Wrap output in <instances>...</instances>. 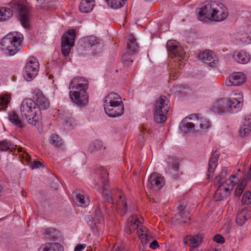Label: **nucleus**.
<instances>
[{
  "instance_id": "obj_1",
  "label": "nucleus",
  "mask_w": 251,
  "mask_h": 251,
  "mask_svg": "<svg viewBox=\"0 0 251 251\" xmlns=\"http://www.w3.org/2000/svg\"><path fill=\"white\" fill-rule=\"evenodd\" d=\"M25 0H13L9 4L10 7H0V22L5 21L12 17L16 12L20 16L22 25L25 28H28L29 10L25 5Z\"/></svg>"
},
{
  "instance_id": "obj_2",
  "label": "nucleus",
  "mask_w": 251,
  "mask_h": 251,
  "mask_svg": "<svg viewBox=\"0 0 251 251\" xmlns=\"http://www.w3.org/2000/svg\"><path fill=\"white\" fill-rule=\"evenodd\" d=\"M198 19L203 22L207 20L221 22L225 20L227 15V10L222 9L217 3L209 1L198 9Z\"/></svg>"
},
{
  "instance_id": "obj_3",
  "label": "nucleus",
  "mask_w": 251,
  "mask_h": 251,
  "mask_svg": "<svg viewBox=\"0 0 251 251\" xmlns=\"http://www.w3.org/2000/svg\"><path fill=\"white\" fill-rule=\"evenodd\" d=\"M20 111L24 119H25L28 123L32 125H36L40 120L38 108L36 107L35 101L30 99H25L23 100Z\"/></svg>"
},
{
  "instance_id": "obj_4",
  "label": "nucleus",
  "mask_w": 251,
  "mask_h": 251,
  "mask_svg": "<svg viewBox=\"0 0 251 251\" xmlns=\"http://www.w3.org/2000/svg\"><path fill=\"white\" fill-rule=\"evenodd\" d=\"M22 34L13 32L7 34L1 41L3 50H8L10 55H13L18 51V48L20 46L23 41Z\"/></svg>"
},
{
  "instance_id": "obj_5",
  "label": "nucleus",
  "mask_w": 251,
  "mask_h": 251,
  "mask_svg": "<svg viewBox=\"0 0 251 251\" xmlns=\"http://www.w3.org/2000/svg\"><path fill=\"white\" fill-rule=\"evenodd\" d=\"M169 100L165 96L157 99L154 104V118L157 123L164 122L167 119L166 115L169 109Z\"/></svg>"
},
{
  "instance_id": "obj_6",
  "label": "nucleus",
  "mask_w": 251,
  "mask_h": 251,
  "mask_svg": "<svg viewBox=\"0 0 251 251\" xmlns=\"http://www.w3.org/2000/svg\"><path fill=\"white\" fill-rule=\"evenodd\" d=\"M39 70V64L37 59L30 57L28 59L24 68V76L28 81L33 79L38 74Z\"/></svg>"
},
{
  "instance_id": "obj_7",
  "label": "nucleus",
  "mask_w": 251,
  "mask_h": 251,
  "mask_svg": "<svg viewBox=\"0 0 251 251\" xmlns=\"http://www.w3.org/2000/svg\"><path fill=\"white\" fill-rule=\"evenodd\" d=\"M75 37V31L70 29L65 33L62 37L61 51L64 56L69 54L71 48L74 46Z\"/></svg>"
},
{
  "instance_id": "obj_8",
  "label": "nucleus",
  "mask_w": 251,
  "mask_h": 251,
  "mask_svg": "<svg viewBox=\"0 0 251 251\" xmlns=\"http://www.w3.org/2000/svg\"><path fill=\"white\" fill-rule=\"evenodd\" d=\"M108 173L103 167L99 168L96 171V176L92 183V187L100 191L104 187V185H108Z\"/></svg>"
},
{
  "instance_id": "obj_9",
  "label": "nucleus",
  "mask_w": 251,
  "mask_h": 251,
  "mask_svg": "<svg viewBox=\"0 0 251 251\" xmlns=\"http://www.w3.org/2000/svg\"><path fill=\"white\" fill-rule=\"evenodd\" d=\"M69 95L72 101L78 106H83L88 102L86 90H76L74 92L70 91Z\"/></svg>"
},
{
  "instance_id": "obj_10",
  "label": "nucleus",
  "mask_w": 251,
  "mask_h": 251,
  "mask_svg": "<svg viewBox=\"0 0 251 251\" xmlns=\"http://www.w3.org/2000/svg\"><path fill=\"white\" fill-rule=\"evenodd\" d=\"M105 113L110 117L115 118L123 114L124 106L123 103L103 106Z\"/></svg>"
},
{
  "instance_id": "obj_11",
  "label": "nucleus",
  "mask_w": 251,
  "mask_h": 251,
  "mask_svg": "<svg viewBox=\"0 0 251 251\" xmlns=\"http://www.w3.org/2000/svg\"><path fill=\"white\" fill-rule=\"evenodd\" d=\"M240 97L238 98H225L227 112L234 113L240 111L242 105V101L243 100L242 95Z\"/></svg>"
},
{
  "instance_id": "obj_12",
  "label": "nucleus",
  "mask_w": 251,
  "mask_h": 251,
  "mask_svg": "<svg viewBox=\"0 0 251 251\" xmlns=\"http://www.w3.org/2000/svg\"><path fill=\"white\" fill-rule=\"evenodd\" d=\"M165 184L164 177L156 173L151 174L148 179L149 187L156 190L160 189Z\"/></svg>"
},
{
  "instance_id": "obj_13",
  "label": "nucleus",
  "mask_w": 251,
  "mask_h": 251,
  "mask_svg": "<svg viewBox=\"0 0 251 251\" xmlns=\"http://www.w3.org/2000/svg\"><path fill=\"white\" fill-rule=\"evenodd\" d=\"M246 80V75L241 72H235L230 75L226 80L227 86H238L243 84Z\"/></svg>"
},
{
  "instance_id": "obj_14",
  "label": "nucleus",
  "mask_w": 251,
  "mask_h": 251,
  "mask_svg": "<svg viewBox=\"0 0 251 251\" xmlns=\"http://www.w3.org/2000/svg\"><path fill=\"white\" fill-rule=\"evenodd\" d=\"M88 88V81L84 77H75L70 82L69 89L87 90Z\"/></svg>"
},
{
  "instance_id": "obj_15",
  "label": "nucleus",
  "mask_w": 251,
  "mask_h": 251,
  "mask_svg": "<svg viewBox=\"0 0 251 251\" xmlns=\"http://www.w3.org/2000/svg\"><path fill=\"white\" fill-rule=\"evenodd\" d=\"M232 190V185L227 186L226 185L225 182L221 183L218 186L216 191L214 195V198L216 201H222L229 196L230 194V191Z\"/></svg>"
},
{
  "instance_id": "obj_16",
  "label": "nucleus",
  "mask_w": 251,
  "mask_h": 251,
  "mask_svg": "<svg viewBox=\"0 0 251 251\" xmlns=\"http://www.w3.org/2000/svg\"><path fill=\"white\" fill-rule=\"evenodd\" d=\"M199 58L210 67H215L217 63L215 54L210 50H206L200 53Z\"/></svg>"
},
{
  "instance_id": "obj_17",
  "label": "nucleus",
  "mask_w": 251,
  "mask_h": 251,
  "mask_svg": "<svg viewBox=\"0 0 251 251\" xmlns=\"http://www.w3.org/2000/svg\"><path fill=\"white\" fill-rule=\"evenodd\" d=\"M168 50L175 56L182 57L184 54V50L174 41H168L167 43Z\"/></svg>"
},
{
  "instance_id": "obj_18",
  "label": "nucleus",
  "mask_w": 251,
  "mask_h": 251,
  "mask_svg": "<svg viewBox=\"0 0 251 251\" xmlns=\"http://www.w3.org/2000/svg\"><path fill=\"white\" fill-rule=\"evenodd\" d=\"M251 217V210L244 208L242 209L238 214L236 222L238 225L243 226L247 221Z\"/></svg>"
},
{
  "instance_id": "obj_19",
  "label": "nucleus",
  "mask_w": 251,
  "mask_h": 251,
  "mask_svg": "<svg viewBox=\"0 0 251 251\" xmlns=\"http://www.w3.org/2000/svg\"><path fill=\"white\" fill-rule=\"evenodd\" d=\"M219 157V153L217 151H215L211 157L208 164V169L207 175L208 178L209 179L213 176V173L217 166V161Z\"/></svg>"
},
{
  "instance_id": "obj_20",
  "label": "nucleus",
  "mask_w": 251,
  "mask_h": 251,
  "mask_svg": "<svg viewBox=\"0 0 251 251\" xmlns=\"http://www.w3.org/2000/svg\"><path fill=\"white\" fill-rule=\"evenodd\" d=\"M225 98H221L217 100L211 107V110L218 114H225L227 112V107L226 106Z\"/></svg>"
},
{
  "instance_id": "obj_21",
  "label": "nucleus",
  "mask_w": 251,
  "mask_h": 251,
  "mask_svg": "<svg viewBox=\"0 0 251 251\" xmlns=\"http://www.w3.org/2000/svg\"><path fill=\"white\" fill-rule=\"evenodd\" d=\"M139 51V46L135 38L130 35L127 41V48L126 51L128 54H136Z\"/></svg>"
},
{
  "instance_id": "obj_22",
  "label": "nucleus",
  "mask_w": 251,
  "mask_h": 251,
  "mask_svg": "<svg viewBox=\"0 0 251 251\" xmlns=\"http://www.w3.org/2000/svg\"><path fill=\"white\" fill-rule=\"evenodd\" d=\"M168 166V172L173 176L176 177L177 176V171H178L179 162L177 160L172 157H168L167 159Z\"/></svg>"
},
{
  "instance_id": "obj_23",
  "label": "nucleus",
  "mask_w": 251,
  "mask_h": 251,
  "mask_svg": "<svg viewBox=\"0 0 251 251\" xmlns=\"http://www.w3.org/2000/svg\"><path fill=\"white\" fill-rule=\"evenodd\" d=\"M35 103L36 107L38 108L39 113L40 111L48 109L50 105L48 100L42 93L37 96Z\"/></svg>"
},
{
  "instance_id": "obj_24",
  "label": "nucleus",
  "mask_w": 251,
  "mask_h": 251,
  "mask_svg": "<svg viewBox=\"0 0 251 251\" xmlns=\"http://www.w3.org/2000/svg\"><path fill=\"white\" fill-rule=\"evenodd\" d=\"M123 103L121 97L115 93H110L104 98L103 106Z\"/></svg>"
},
{
  "instance_id": "obj_25",
  "label": "nucleus",
  "mask_w": 251,
  "mask_h": 251,
  "mask_svg": "<svg viewBox=\"0 0 251 251\" xmlns=\"http://www.w3.org/2000/svg\"><path fill=\"white\" fill-rule=\"evenodd\" d=\"M202 239V237L201 235H197L195 236L187 235L184 238V242L185 245L189 246L191 248H196Z\"/></svg>"
},
{
  "instance_id": "obj_26",
  "label": "nucleus",
  "mask_w": 251,
  "mask_h": 251,
  "mask_svg": "<svg viewBox=\"0 0 251 251\" xmlns=\"http://www.w3.org/2000/svg\"><path fill=\"white\" fill-rule=\"evenodd\" d=\"M184 206L181 204L177 208L178 212L174 216V219L177 221H180V223H186L187 219L190 220L189 212L187 211L183 210Z\"/></svg>"
},
{
  "instance_id": "obj_27",
  "label": "nucleus",
  "mask_w": 251,
  "mask_h": 251,
  "mask_svg": "<svg viewBox=\"0 0 251 251\" xmlns=\"http://www.w3.org/2000/svg\"><path fill=\"white\" fill-rule=\"evenodd\" d=\"M38 251H63V247L58 243H48L42 245Z\"/></svg>"
},
{
  "instance_id": "obj_28",
  "label": "nucleus",
  "mask_w": 251,
  "mask_h": 251,
  "mask_svg": "<svg viewBox=\"0 0 251 251\" xmlns=\"http://www.w3.org/2000/svg\"><path fill=\"white\" fill-rule=\"evenodd\" d=\"M251 131V118H245L240 127L239 134L241 136H246Z\"/></svg>"
},
{
  "instance_id": "obj_29",
  "label": "nucleus",
  "mask_w": 251,
  "mask_h": 251,
  "mask_svg": "<svg viewBox=\"0 0 251 251\" xmlns=\"http://www.w3.org/2000/svg\"><path fill=\"white\" fill-rule=\"evenodd\" d=\"M183 67L184 65L182 63V61L179 59H176L174 63L172 64V70L170 78L172 79H175L178 76V69H181Z\"/></svg>"
},
{
  "instance_id": "obj_30",
  "label": "nucleus",
  "mask_w": 251,
  "mask_h": 251,
  "mask_svg": "<svg viewBox=\"0 0 251 251\" xmlns=\"http://www.w3.org/2000/svg\"><path fill=\"white\" fill-rule=\"evenodd\" d=\"M94 5V0H81L79 9L82 13H89L93 9Z\"/></svg>"
},
{
  "instance_id": "obj_31",
  "label": "nucleus",
  "mask_w": 251,
  "mask_h": 251,
  "mask_svg": "<svg viewBox=\"0 0 251 251\" xmlns=\"http://www.w3.org/2000/svg\"><path fill=\"white\" fill-rule=\"evenodd\" d=\"M197 126L195 132H199L207 130L210 126V123L209 121L206 119L201 118L197 119L196 122Z\"/></svg>"
},
{
  "instance_id": "obj_32",
  "label": "nucleus",
  "mask_w": 251,
  "mask_h": 251,
  "mask_svg": "<svg viewBox=\"0 0 251 251\" xmlns=\"http://www.w3.org/2000/svg\"><path fill=\"white\" fill-rule=\"evenodd\" d=\"M86 43L93 50H96L98 48H101L102 47L101 41L97 37L92 36L87 38Z\"/></svg>"
},
{
  "instance_id": "obj_33",
  "label": "nucleus",
  "mask_w": 251,
  "mask_h": 251,
  "mask_svg": "<svg viewBox=\"0 0 251 251\" xmlns=\"http://www.w3.org/2000/svg\"><path fill=\"white\" fill-rule=\"evenodd\" d=\"M237 40H240L245 44H249L251 42V38L249 34L245 31L244 28H241L235 34Z\"/></svg>"
},
{
  "instance_id": "obj_34",
  "label": "nucleus",
  "mask_w": 251,
  "mask_h": 251,
  "mask_svg": "<svg viewBox=\"0 0 251 251\" xmlns=\"http://www.w3.org/2000/svg\"><path fill=\"white\" fill-rule=\"evenodd\" d=\"M121 206L123 207V215L127 213L128 211H130V209L128 207L125 195L122 193H120L119 196V201L116 204V209L117 210L118 208L120 209Z\"/></svg>"
},
{
  "instance_id": "obj_35",
  "label": "nucleus",
  "mask_w": 251,
  "mask_h": 251,
  "mask_svg": "<svg viewBox=\"0 0 251 251\" xmlns=\"http://www.w3.org/2000/svg\"><path fill=\"white\" fill-rule=\"evenodd\" d=\"M8 119L17 127L22 128L24 127V126L20 119L19 116L15 111H11L9 113Z\"/></svg>"
},
{
  "instance_id": "obj_36",
  "label": "nucleus",
  "mask_w": 251,
  "mask_h": 251,
  "mask_svg": "<svg viewBox=\"0 0 251 251\" xmlns=\"http://www.w3.org/2000/svg\"><path fill=\"white\" fill-rule=\"evenodd\" d=\"M234 59L238 63L244 64L250 61V56L247 52L240 51L234 55Z\"/></svg>"
},
{
  "instance_id": "obj_37",
  "label": "nucleus",
  "mask_w": 251,
  "mask_h": 251,
  "mask_svg": "<svg viewBox=\"0 0 251 251\" xmlns=\"http://www.w3.org/2000/svg\"><path fill=\"white\" fill-rule=\"evenodd\" d=\"M102 189V196L104 201H111L112 203L114 204L112 192L109 188V185H104V187Z\"/></svg>"
},
{
  "instance_id": "obj_38",
  "label": "nucleus",
  "mask_w": 251,
  "mask_h": 251,
  "mask_svg": "<svg viewBox=\"0 0 251 251\" xmlns=\"http://www.w3.org/2000/svg\"><path fill=\"white\" fill-rule=\"evenodd\" d=\"M197 126L196 123H192L190 122L184 123L182 122L180 125V129L184 132H189L191 131H195Z\"/></svg>"
},
{
  "instance_id": "obj_39",
  "label": "nucleus",
  "mask_w": 251,
  "mask_h": 251,
  "mask_svg": "<svg viewBox=\"0 0 251 251\" xmlns=\"http://www.w3.org/2000/svg\"><path fill=\"white\" fill-rule=\"evenodd\" d=\"M227 168H224L222 170V172L218 175V176L216 177L214 183L215 184L219 183L220 184H221V183H224V182H225L226 185V179H225V178L227 174Z\"/></svg>"
},
{
  "instance_id": "obj_40",
  "label": "nucleus",
  "mask_w": 251,
  "mask_h": 251,
  "mask_svg": "<svg viewBox=\"0 0 251 251\" xmlns=\"http://www.w3.org/2000/svg\"><path fill=\"white\" fill-rule=\"evenodd\" d=\"M107 4L113 9L121 8L127 0H105Z\"/></svg>"
},
{
  "instance_id": "obj_41",
  "label": "nucleus",
  "mask_w": 251,
  "mask_h": 251,
  "mask_svg": "<svg viewBox=\"0 0 251 251\" xmlns=\"http://www.w3.org/2000/svg\"><path fill=\"white\" fill-rule=\"evenodd\" d=\"M14 148V145L8 140H3L0 141V151H6Z\"/></svg>"
},
{
  "instance_id": "obj_42",
  "label": "nucleus",
  "mask_w": 251,
  "mask_h": 251,
  "mask_svg": "<svg viewBox=\"0 0 251 251\" xmlns=\"http://www.w3.org/2000/svg\"><path fill=\"white\" fill-rule=\"evenodd\" d=\"M46 238L50 241L54 242L56 241V237L55 235L57 234V231L53 228L47 229L45 232Z\"/></svg>"
},
{
  "instance_id": "obj_43",
  "label": "nucleus",
  "mask_w": 251,
  "mask_h": 251,
  "mask_svg": "<svg viewBox=\"0 0 251 251\" xmlns=\"http://www.w3.org/2000/svg\"><path fill=\"white\" fill-rule=\"evenodd\" d=\"M75 202L76 204L80 206L85 207L88 205V201L85 200L83 195L80 194H75Z\"/></svg>"
},
{
  "instance_id": "obj_44",
  "label": "nucleus",
  "mask_w": 251,
  "mask_h": 251,
  "mask_svg": "<svg viewBox=\"0 0 251 251\" xmlns=\"http://www.w3.org/2000/svg\"><path fill=\"white\" fill-rule=\"evenodd\" d=\"M64 124L66 127L69 128H73L76 126V123L73 117H66L64 119Z\"/></svg>"
},
{
  "instance_id": "obj_45",
  "label": "nucleus",
  "mask_w": 251,
  "mask_h": 251,
  "mask_svg": "<svg viewBox=\"0 0 251 251\" xmlns=\"http://www.w3.org/2000/svg\"><path fill=\"white\" fill-rule=\"evenodd\" d=\"M102 147V142L100 140H96L90 146V150L91 152H95L100 150Z\"/></svg>"
},
{
  "instance_id": "obj_46",
  "label": "nucleus",
  "mask_w": 251,
  "mask_h": 251,
  "mask_svg": "<svg viewBox=\"0 0 251 251\" xmlns=\"http://www.w3.org/2000/svg\"><path fill=\"white\" fill-rule=\"evenodd\" d=\"M133 54L127 53L126 51L124 53L122 57V60L124 65L128 66L130 63L133 62L132 60H131L130 57V56Z\"/></svg>"
},
{
  "instance_id": "obj_47",
  "label": "nucleus",
  "mask_w": 251,
  "mask_h": 251,
  "mask_svg": "<svg viewBox=\"0 0 251 251\" xmlns=\"http://www.w3.org/2000/svg\"><path fill=\"white\" fill-rule=\"evenodd\" d=\"M10 100V97L7 94L0 96V106L7 105Z\"/></svg>"
},
{
  "instance_id": "obj_48",
  "label": "nucleus",
  "mask_w": 251,
  "mask_h": 251,
  "mask_svg": "<svg viewBox=\"0 0 251 251\" xmlns=\"http://www.w3.org/2000/svg\"><path fill=\"white\" fill-rule=\"evenodd\" d=\"M85 220L90 228L94 230L97 228L96 222L93 220L91 216L87 215L85 217Z\"/></svg>"
},
{
  "instance_id": "obj_49",
  "label": "nucleus",
  "mask_w": 251,
  "mask_h": 251,
  "mask_svg": "<svg viewBox=\"0 0 251 251\" xmlns=\"http://www.w3.org/2000/svg\"><path fill=\"white\" fill-rule=\"evenodd\" d=\"M242 201L245 204H249L251 203V192H245L242 197Z\"/></svg>"
},
{
  "instance_id": "obj_50",
  "label": "nucleus",
  "mask_w": 251,
  "mask_h": 251,
  "mask_svg": "<svg viewBox=\"0 0 251 251\" xmlns=\"http://www.w3.org/2000/svg\"><path fill=\"white\" fill-rule=\"evenodd\" d=\"M147 228L143 226H142L139 229L137 230V234L139 237L142 239V242H143L142 239L147 236Z\"/></svg>"
},
{
  "instance_id": "obj_51",
  "label": "nucleus",
  "mask_w": 251,
  "mask_h": 251,
  "mask_svg": "<svg viewBox=\"0 0 251 251\" xmlns=\"http://www.w3.org/2000/svg\"><path fill=\"white\" fill-rule=\"evenodd\" d=\"M58 136L56 134H52L50 136V139L52 143L56 146V147H61V143L58 140Z\"/></svg>"
},
{
  "instance_id": "obj_52",
  "label": "nucleus",
  "mask_w": 251,
  "mask_h": 251,
  "mask_svg": "<svg viewBox=\"0 0 251 251\" xmlns=\"http://www.w3.org/2000/svg\"><path fill=\"white\" fill-rule=\"evenodd\" d=\"M245 188V184L243 183H240L236 188L234 194L237 197H240L243 193Z\"/></svg>"
},
{
  "instance_id": "obj_53",
  "label": "nucleus",
  "mask_w": 251,
  "mask_h": 251,
  "mask_svg": "<svg viewBox=\"0 0 251 251\" xmlns=\"http://www.w3.org/2000/svg\"><path fill=\"white\" fill-rule=\"evenodd\" d=\"M95 216L98 220L101 219L103 217V213L101 210V208L100 206H97L95 210Z\"/></svg>"
},
{
  "instance_id": "obj_54",
  "label": "nucleus",
  "mask_w": 251,
  "mask_h": 251,
  "mask_svg": "<svg viewBox=\"0 0 251 251\" xmlns=\"http://www.w3.org/2000/svg\"><path fill=\"white\" fill-rule=\"evenodd\" d=\"M236 178V176L234 175H231L228 179L226 180V186H229L232 185V189L234 185L236 183V182L234 181L233 179Z\"/></svg>"
},
{
  "instance_id": "obj_55",
  "label": "nucleus",
  "mask_w": 251,
  "mask_h": 251,
  "mask_svg": "<svg viewBox=\"0 0 251 251\" xmlns=\"http://www.w3.org/2000/svg\"><path fill=\"white\" fill-rule=\"evenodd\" d=\"M213 240L217 243L223 244L225 242V239L220 234H216L213 238Z\"/></svg>"
},
{
  "instance_id": "obj_56",
  "label": "nucleus",
  "mask_w": 251,
  "mask_h": 251,
  "mask_svg": "<svg viewBox=\"0 0 251 251\" xmlns=\"http://www.w3.org/2000/svg\"><path fill=\"white\" fill-rule=\"evenodd\" d=\"M129 222L128 224H141V222L139 221V219L136 216H132L129 219Z\"/></svg>"
},
{
  "instance_id": "obj_57",
  "label": "nucleus",
  "mask_w": 251,
  "mask_h": 251,
  "mask_svg": "<svg viewBox=\"0 0 251 251\" xmlns=\"http://www.w3.org/2000/svg\"><path fill=\"white\" fill-rule=\"evenodd\" d=\"M139 224H128V226L129 228V233H131L134 230L137 229Z\"/></svg>"
},
{
  "instance_id": "obj_58",
  "label": "nucleus",
  "mask_w": 251,
  "mask_h": 251,
  "mask_svg": "<svg viewBox=\"0 0 251 251\" xmlns=\"http://www.w3.org/2000/svg\"><path fill=\"white\" fill-rule=\"evenodd\" d=\"M149 247L152 250H155L156 248L159 247V244L157 241L154 240L151 242Z\"/></svg>"
},
{
  "instance_id": "obj_59",
  "label": "nucleus",
  "mask_w": 251,
  "mask_h": 251,
  "mask_svg": "<svg viewBox=\"0 0 251 251\" xmlns=\"http://www.w3.org/2000/svg\"><path fill=\"white\" fill-rule=\"evenodd\" d=\"M86 247V244H78L75 249V251H81Z\"/></svg>"
},
{
  "instance_id": "obj_60",
  "label": "nucleus",
  "mask_w": 251,
  "mask_h": 251,
  "mask_svg": "<svg viewBox=\"0 0 251 251\" xmlns=\"http://www.w3.org/2000/svg\"><path fill=\"white\" fill-rule=\"evenodd\" d=\"M33 163H34V166L36 168H39L42 165V163L41 162H40V161L34 160Z\"/></svg>"
},
{
  "instance_id": "obj_61",
  "label": "nucleus",
  "mask_w": 251,
  "mask_h": 251,
  "mask_svg": "<svg viewBox=\"0 0 251 251\" xmlns=\"http://www.w3.org/2000/svg\"><path fill=\"white\" fill-rule=\"evenodd\" d=\"M144 137L143 134H140L138 136V141L140 143H142L144 142Z\"/></svg>"
},
{
  "instance_id": "obj_62",
  "label": "nucleus",
  "mask_w": 251,
  "mask_h": 251,
  "mask_svg": "<svg viewBox=\"0 0 251 251\" xmlns=\"http://www.w3.org/2000/svg\"><path fill=\"white\" fill-rule=\"evenodd\" d=\"M115 251H124L122 247H117L115 249Z\"/></svg>"
},
{
  "instance_id": "obj_63",
  "label": "nucleus",
  "mask_w": 251,
  "mask_h": 251,
  "mask_svg": "<svg viewBox=\"0 0 251 251\" xmlns=\"http://www.w3.org/2000/svg\"><path fill=\"white\" fill-rule=\"evenodd\" d=\"M142 130H143V132L144 134H145L146 133H147L148 132L147 129L146 128H145L144 127L143 128Z\"/></svg>"
},
{
  "instance_id": "obj_64",
  "label": "nucleus",
  "mask_w": 251,
  "mask_h": 251,
  "mask_svg": "<svg viewBox=\"0 0 251 251\" xmlns=\"http://www.w3.org/2000/svg\"><path fill=\"white\" fill-rule=\"evenodd\" d=\"M1 189H2V187H1V185H0V192L1 191Z\"/></svg>"
}]
</instances>
